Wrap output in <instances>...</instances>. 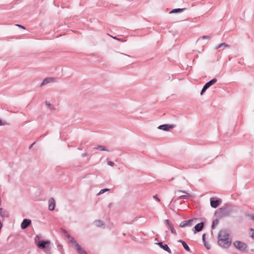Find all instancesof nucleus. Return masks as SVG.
Returning a JSON list of instances; mask_svg holds the SVG:
<instances>
[{
    "label": "nucleus",
    "mask_w": 254,
    "mask_h": 254,
    "mask_svg": "<svg viewBox=\"0 0 254 254\" xmlns=\"http://www.w3.org/2000/svg\"><path fill=\"white\" fill-rule=\"evenodd\" d=\"M64 233L66 235V237L68 241V243L72 245V247L76 250L78 254H87L85 250L81 247L78 242L74 239V238L71 237L66 231H64Z\"/></svg>",
    "instance_id": "f03ea898"
},
{
    "label": "nucleus",
    "mask_w": 254,
    "mask_h": 254,
    "mask_svg": "<svg viewBox=\"0 0 254 254\" xmlns=\"http://www.w3.org/2000/svg\"><path fill=\"white\" fill-rule=\"evenodd\" d=\"M178 242L182 243L184 248L185 249L186 251H187V252L190 251V247L188 246V245L185 241L182 240H178Z\"/></svg>",
    "instance_id": "dca6fc26"
},
{
    "label": "nucleus",
    "mask_w": 254,
    "mask_h": 254,
    "mask_svg": "<svg viewBox=\"0 0 254 254\" xmlns=\"http://www.w3.org/2000/svg\"><path fill=\"white\" fill-rule=\"evenodd\" d=\"M5 125V123H3L2 121L0 119V126H3Z\"/></svg>",
    "instance_id": "f704fd0d"
},
{
    "label": "nucleus",
    "mask_w": 254,
    "mask_h": 254,
    "mask_svg": "<svg viewBox=\"0 0 254 254\" xmlns=\"http://www.w3.org/2000/svg\"><path fill=\"white\" fill-rule=\"evenodd\" d=\"M31 223V221L29 219H24L23 221L21 224V228L22 229H26L28 226H29Z\"/></svg>",
    "instance_id": "9d476101"
},
{
    "label": "nucleus",
    "mask_w": 254,
    "mask_h": 254,
    "mask_svg": "<svg viewBox=\"0 0 254 254\" xmlns=\"http://www.w3.org/2000/svg\"><path fill=\"white\" fill-rule=\"evenodd\" d=\"M35 142H33V143H32V144L29 146V149H31V148L32 147V146H33V145H34V144H35Z\"/></svg>",
    "instance_id": "e433bc0d"
},
{
    "label": "nucleus",
    "mask_w": 254,
    "mask_h": 254,
    "mask_svg": "<svg viewBox=\"0 0 254 254\" xmlns=\"http://www.w3.org/2000/svg\"><path fill=\"white\" fill-rule=\"evenodd\" d=\"M196 219H191L188 220H185L182 221L180 224V227H185L188 226H191L193 225V222H195L196 221Z\"/></svg>",
    "instance_id": "20e7f679"
},
{
    "label": "nucleus",
    "mask_w": 254,
    "mask_h": 254,
    "mask_svg": "<svg viewBox=\"0 0 254 254\" xmlns=\"http://www.w3.org/2000/svg\"><path fill=\"white\" fill-rule=\"evenodd\" d=\"M109 189H102V190H101L99 192V193H98V195H99V194H102V193H104L105 192H106V191H109Z\"/></svg>",
    "instance_id": "bb28decb"
},
{
    "label": "nucleus",
    "mask_w": 254,
    "mask_h": 254,
    "mask_svg": "<svg viewBox=\"0 0 254 254\" xmlns=\"http://www.w3.org/2000/svg\"><path fill=\"white\" fill-rule=\"evenodd\" d=\"M49 206L48 208L50 211H53L55 209L56 206V202L54 198L51 197L48 201Z\"/></svg>",
    "instance_id": "1a4fd4ad"
},
{
    "label": "nucleus",
    "mask_w": 254,
    "mask_h": 254,
    "mask_svg": "<svg viewBox=\"0 0 254 254\" xmlns=\"http://www.w3.org/2000/svg\"><path fill=\"white\" fill-rule=\"evenodd\" d=\"M153 198L156 199L157 201H160V199L157 197V195L156 194L153 196Z\"/></svg>",
    "instance_id": "7c9ffc66"
},
{
    "label": "nucleus",
    "mask_w": 254,
    "mask_h": 254,
    "mask_svg": "<svg viewBox=\"0 0 254 254\" xmlns=\"http://www.w3.org/2000/svg\"><path fill=\"white\" fill-rule=\"evenodd\" d=\"M204 227V224L203 222H200L196 224L193 228V232L194 234H196L197 232L201 231Z\"/></svg>",
    "instance_id": "6e6552de"
},
{
    "label": "nucleus",
    "mask_w": 254,
    "mask_h": 254,
    "mask_svg": "<svg viewBox=\"0 0 254 254\" xmlns=\"http://www.w3.org/2000/svg\"><path fill=\"white\" fill-rule=\"evenodd\" d=\"M217 81L216 78H213L212 79L210 80L209 81L207 82L206 84L208 86V87H210L211 86L213 85L215 83H216Z\"/></svg>",
    "instance_id": "aec40b11"
},
{
    "label": "nucleus",
    "mask_w": 254,
    "mask_h": 254,
    "mask_svg": "<svg viewBox=\"0 0 254 254\" xmlns=\"http://www.w3.org/2000/svg\"><path fill=\"white\" fill-rule=\"evenodd\" d=\"M46 105L50 109L52 110L54 109L53 105L48 102H46Z\"/></svg>",
    "instance_id": "a878e982"
},
{
    "label": "nucleus",
    "mask_w": 254,
    "mask_h": 254,
    "mask_svg": "<svg viewBox=\"0 0 254 254\" xmlns=\"http://www.w3.org/2000/svg\"><path fill=\"white\" fill-rule=\"evenodd\" d=\"M208 86L206 85V84L205 83V85L203 86L201 91V92H200V95H202L203 93L208 88Z\"/></svg>",
    "instance_id": "5701e85b"
},
{
    "label": "nucleus",
    "mask_w": 254,
    "mask_h": 254,
    "mask_svg": "<svg viewBox=\"0 0 254 254\" xmlns=\"http://www.w3.org/2000/svg\"><path fill=\"white\" fill-rule=\"evenodd\" d=\"M230 46L225 43H222L221 44H220L218 45L217 46L215 47V49L217 50L219 48H223V49L225 48H230Z\"/></svg>",
    "instance_id": "2eb2a0df"
},
{
    "label": "nucleus",
    "mask_w": 254,
    "mask_h": 254,
    "mask_svg": "<svg viewBox=\"0 0 254 254\" xmlns=\"http://www.w3.org/2000/svg\"><path fill=\"white\" fill-rule=\"evenodd\" d=\"M175 127V125H174L164 124L159 126L158 128L164 131H169L170 129L174 128Z\"/></svg>",
    "instance_id": "423d86ee"
},
{
    "label": "nucleus",
    "mask_w": 254,
    "mask_h": 254,
    "mask_svg": "<svg viewBox=\"0 0 254 254\" xmlns=\"http://www.w3.org/2000/svg\"><path fill=\"white\" fill-rule=\"evenodd\" d=\"M107 164L109 166H114L115 164L113 162H112V161H109L107 162Z\"/></svg>",
    "instance_id": "c85d7f7f"
},
{
    "label": "nucleus",
    "mask_w": 254,
    "mask_h": 254,
    "mask_svg": "<svg viewBox=\"0 0 254 254\" xmlns=\"http://www.w3.org/2000/svg\"><path fill=\"white\" fill-rule=\"evenodd\" d=\"M0 216L7 217L8 216V213L2 208H0Z\"/></svg>",
    "instance_id": "a211bd4d"
},
{
    "label": "nucleus",
    "mask_w": 254,
    "mask_h": 254,
    "mask_svg": "<svg viewBox=\"0 0 254 254\" xmlns=\"http://www.w3.org/2000/svg\"><path fill=\"white\" fill-rule=\"evenodd\" d=\"M55 78L53 77L46 78L42 81V82L41 83L40 86H43V85L46 84L53 82L55 81Z\"/></svg>",
    "instance_id": "ddd939ff"
},
{
    "label": "nucleus",
    "mask_w": 254,
    "mask_h": 254,
    "mask_svg": "<svg viewBox=\"0 0 254 254\" xmlns=\"http://www.w3.org/2000/svg\"><path fill=\"white\" fill-rule=\"evenodd\" d=\"M204 246L207 250H209L210 249V246L207 245L206 243H204Z\"/></svg>",
    "instance_id": "c756f323"
},
{
    "label": "nucleus",
    "mask_w": 254,
    "mask_h": 254,
    "mask_svg": "<svg viewBox=\"0 0 254 254\" xmlns=\"http://www.w3.org/2000/svg\"><path fill=\"white\" fill-rule=\"evenodd\" d=\"M220 199H217V200H210V205L213 208H216L219 205L220 203L221 202Z\"/></svg>",
    "instance_id": "4468645a"
},
{
    "label": "nucleus",
    "mask_w": 254,
    "mask_h": 254,
    "mask_svg": "<svg viewBox=\"0 0 254 254\" xmlns=\"http://www.w3.org/2000/svg\"><path fill=\"white\" fill-rule=\"evenodd\" d=\"M250 231L251 232V233L250 234L251 237L254 239V229L250 228Z\"/></svg>",
    "instance_id": "cd10ccee"
},
{
    "label": "nucleus",
    "mask_w": 254,
    "mask_h": 254,
    "mask_svg": "<svg viewBox=\"0 0 254 254\" xmlns=\"http://www.w3.org/2000/svg\"><path fill=\"white\" fill-rule=\"evenodd\" d=\"M156 244L158 245L161 248L167 252L169 254L172 253L171 250L167 244L164 245L162 242H158Z\"/></svg>",
    "instance_id": "9b49d317"
},
{
    "label": "nucleus",
    "mask_w": 254,
    "mask_h": 254,
    "mask_svg": "<svg viewBox=\"0 0 254 254\" xmlns=\"http://www.w3.org/2000/svg\"><path fill=\"white\" fill-rule=\"evenodd\" d=\"M178 191L182 192L184 193H185L186 194L181 195V196H179L178 197L173 198L171 202H173V201L176 202L179 199H186L189 198L188 193L186 191L179 190H178Z\"/></svg>",
    "instance_id": "39448f33"
},
{
    "label": "nucleus",
    "mask_w": 254,
    "mask_h": 254,
    "mask_svg": "<svg viewBox=\"0 0 254 254\" xmlns=\"http://www.w3.org/2000/svg\"><path fill=\"white\" fill-rule=\"evenodd\" d=\"M16 26H18L19 27H21V28H22L23 29H25L24 27L22 26V25H21L17 24Z\"/></svg>",
    "instance_id": "c9c22d12"
},
{
    "label": "nucleus",
    "mask_w": 254,
    "mask_h": 254,
    "mask_svg": "<svg viewBox=\"0 0 254 254\" xmlns=\"http://www.w3.org/2000/svg\"><path fill=\"white\" fill-rule=\"evenodd\" d=\"M218 222L219 221L217 219H215L214 220H213L212 225V228L214 229L215 226L218 224Z\"/></svg>",
    "instance_id": "b1692460"
},
{
    "label": "nucleus",
    "mask_w": 254,
    "mask_h": 254,
    "mask_svg": "<svg viewBox=\"0 0 254 254\" xmlns=\"http://www.w3.org/2000/svg\"><path fill=\"white\" fill-rule=\"evenodd\" d=\"M208 86L206 85V84L205 83V85L203 86L201 91V92H200V95H202L203 93L208 88Z\"/></svg>",
    "instance_id": "4be33fe9"
},
{
    "label": "nucleus",
    "mask_w": 254,
    "mask_h": 254,
    "mask_svg": "<svg viewBox=\"0 0 254 254\" xmlns=\"http://www.w3.org/2000/svg\"><path fill=\"white\" fill-rule=\"evenodd\" d=\"M39 239H40V237L38 235L36 236L35 238V242H36L37 241V240H39Z\"/></svg>",
    "instance_id": "2f4dec72"
},
{
    "label": "nucleus",
    "mask_w": 254,
    "mask_h": 254,
    "mask_svg": "<svg viewBox=\"0 0 254 254\" xmlns=\"http://www.w3.org/2000/svg\"><path fill=\"white\" fill-rule=\"evenodd\" d=\"M165 222L168 226V228L171 231V232L173 234L176 235L177 234L176 230L175 229L173 224L170 222V221L168 219H166L165 220Z\"/></svg>",
    "instance_id": "0eeeda50"
},
{
    "label": "nucleus",
    "mask_w": 254,
    "mask_h": 254,
    "mask_svg": "<svg viewBox=\"0 0 254 254\" xmlns=\"http://www.w3.org/2000/svg\"><path fill=\"white\" fill-rule=\"evenodd\" d=\"M250 218H251V220H252L253 221H254V214L251 215Z\"/></svg>",
    "instance_id": "72a5a7b5"
},
{
    "label": "nucleus",
    "mask_w": 254,
    "mask_h": 254,
    "mask_svg": "<svg viewBox=\"0 0 254 254\" xmlns=\"http://www.w3.org/2000/svg\"><path fill=\"white\" fill-rule=\"evenodd\" d=\"M96 149L101 151H109V150L105 146L103 145H99L96 148Z\"/></svg>",
    "instance_id": "412c9836"
},
{
    "label": "nucleus",
    "mask_w": 254,
    "mask_h": 254,
    "mask_svg": "<svg viewBox=\"0 0 254 254\" xmlns=\"http://www.w3.org/2000/svg\"><path fill=\"white\" fill-rule=\"evenodd\" d=\"M230 234L226 230L220 231L218 236V244L224 249H228L231 245V240L229 239Z\"/></svg>",
    "instance_id": "f257e3e1"
},
{
    "label": "nucleus",
    "mask_w": 254,
    "mask_h": 254,
    "mask_svg": "<svg viewBox=\"0 0 254 254\" xmlns=\"http://www.w3.org/2000/svg\"><path fill=\"white\" fill-rule=\"evenodd\" d=\"M185 8H175L170 12V13H175L178 12H182L184 11Z\"/></svg>",
    "instance_id": "6ab92c4d"
},
{
    "label": "nucleus",
    "mask_w": 254,
    "mask_h": 254,
    "mask_svg": "<svg viewBox=\"0 0 254 254\" xmlns=\"http://www.w3.org/2000/svg\"><path fill=\"white\" fill-rule=\"evenodd\" d=\"M205 235L203 234L202 235V240H203V241L204 243H205Z\"/></svg>",
    "instance_id": "473e14b6"
},
{
    "label": "nucleus",
    "mask_w": 254,
    "mask_h": 254,
    "mask_svg": "<svg viewBox=\"0 0 254 254\" xmlns=\"http://www.w3.org/2000/svg\"><path fill=\"white\" fill-rule=\"evenodd\" d=\"M50 241L49 240L39 241L37 243V246L42 249H44L46 248V245L49 244Z\"/></svg>",
    "instance_id": "f8f14e48"
},
{
    "label": "nucleus",
    "mask_w": 254,
    "mask_h": 254,
    "mask_svg": "<svg viewBox=\"0 0 254 254\" xmlns=\"http://www.w3.org/2000/svg\"><path fill=\"white\" fill-rule=\"evenodd\" d=\"M211 39V37L210 36H203L201 37H200L199 38H198L197 40V41H199V40H203V39Z\"/></svg>",
    "instance_id": "393cba45"
},
{
    "label": "nucleus",
    "mask_w": 254,
    "mask_h": 254,
    "mask_svg": "<svg viewBox=\"0 0 254 254\" xmlns=\"http://www.w3.org/2000/svg\"><path fill=\"white\" fill-rule=\"evenodd\" d=\"M93 224L98 227H101L104 225V222L100 220H96L94 221Z\"/></svg>",
    "instance_id": "f3484780"
},
{
    "label": "nucleus",
    "mask_w": 254,
    "mask_h": 254,
    "mask_svg": "<svg viewBox=\"0 0 254 254\" xmlns=\"http://www.w3.org/2000/svg\"><path fill=\"white\" fill-rule=\"evenodd\" d=\"M233 245L240 252H245L248 248L247 244L240 241H234Z\"/></svg>",
    "instance_id": "7ed1b4c3"
},
{
    "label": "nucleus",
    "mask_w": 254,
    "mask_h": 254,
    "mask_svg": "<svg viewBox=\"0 0 254 254\" xmlns=\"http://www.w3.org/2000/svg\"><path fill=\"white\" fill-rule=\"evenodd\" d=\"M113 38L115 39L119 40L118 38H117L116 37H113Z\"/></svg>",
    "instance_id": "4c0bfd02"
}]
</instances>
